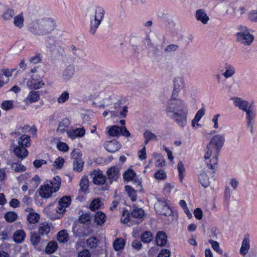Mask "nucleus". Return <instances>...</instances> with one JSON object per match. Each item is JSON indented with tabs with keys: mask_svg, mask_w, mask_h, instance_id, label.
Returning <instances> with one entry per match:
<instances>
[{
	"mask_svg": "<svg viewBox=\"0 0 257 257\" xmlns=\"http://www.w3.org/2000/svg\"><path fill=\"white\" fill-rule=\"evenodd\" d=\"M88 183L89 181L87 178H82L79 183L80 187L79 192H83L85 193L87 191L88 189Z\"/></svg>",
	"mask_w": 257,
	"mask_h": 257,
	"instance_id": "58836bf2",
	"label": "nucleus"
},
{
	"mask_svg": "<svg viewBox=\"0 0 257 257\" xmlns=\"http://www.w3.org/2000/svg\"><path fill=\"white\" fill-rule=\"evenodd\" d=\"M120 144L115 140L107 141L105 143V149L109 152L113 153L120 149Z\"/></svg>",
	"mask_w": 257,
	"mask_h": 257,
	"instance_id": "a211bd4d",
	"label": "nucleus"
},
{
	"mask_svg": "<svg viewBox=\"0 0 257 257\" xmlns=\"http://www.w3.org/2000/svg\"><path fill=\"white\" fill-rule=\"evenodd\" d=\"M154 177L157 179H164L166 178V174L163 170H160L155 173Z\"/></svg>",
	"mask_w": 257,
	"mask_h": 257,
	"instance_id": "4d7b16f0",
	"label": "nucleus"
},
{
	"mask_svg": "<svg viewBox=\"0 0 257 257\" xmlns=\"http://www.w3.org/2000/svg\"><path fill=\"white\" fill-rule=\"evenodd\" d=\"M138 155L140 160H144L146 159L147 154L145 146H144L143 148L139 151Z\"/></svg>",
	"mask_w": 257,
	"mask_h": 257,
	"instance_id": "69168bd1",
	"label": "nucleus"
},
{
	"mask_svg": "<svg viewBox=\"0 0 257 257\" xmlns=\"http://www.w3.org/2000/svg\"><path fill=\"white\" fill-rule=\"evenodd\" d=\"M14 152L16 156L20 158L21 160L25 158L28 155V151L26 148L20 145L14 149Z\"/></svg>",
	"mask_w": 257,
	"mask_h": 257,
	"instance_id": "6ab92c4d",
	"label": "nucleus"
},
{
	"mask_svg": "<svg viewBox=\"0 0 257 257\" xmlns=\"http://www.w3.org/2000/svg\"><path fill=\"white\" fill-rule=\"evenodd\" d=\"M27 85L29 89H38L42 88L45 85V83L42 81L34 82L29 80L27 82Z\"/></svg>",
	"mask_w": 257,
	"mask_h": 257,
	"instance_id": "393cba45",
	"label": "nucleus"
},
{
	"mask_svg": "<svg viewBox=\"0 0 257 257\" xmlns=\"http://www.w3.org/2000/svg\"><path fill=\"white\" fill-rule=\"evenodd\" d=\"M108 134L111 137H119L121 135L123 136L128 137L131 136V133L126 129V127H122L117 125H113L109 127Z\"/></svg>",
	"mask_w": 257,
	"mask_h": 257,
	"instance_id": "9d476101",
	"label": "nucleus"
},
{
	"mask_svg": "<svg viewBox=\"0 0 257 257\" xmlns=\"http://www.w3.org/2000/svg\"><path fill=\"white\" fill-rule=\"evenodd\" d=\"M205 108L204 107L201 108L196 113L194 118L192 121V125L195 126V123H198L201 119L202 117L205 114Z\"/></svg>",
	"mask_w": 257,
	"mask_h": 257,
	"instance_id": "f704fd0d",
	"label": "nucleus"
},
{
	"mask_svg": "<svg viewBox=\"0 0 257 257\" xmlns=\"http://www.w3.org/2000/svg\"><path fill=\"white\" fill-rule=\"evenodd\" d=\"M242 110L245 112V121L246 127L249 129L250 132L252 134L256 115L254 102L249 103L247 101L242 100Z\"/></svg>",
	"mask_w": 257,
	"mask_h": 257,
	"instance_id": "7ed1b4c3",
	"label": "nucleus"
},
{
	"mask_svg": "<svg viewBox=\"0 0 257 257\" xmlns=\"http://www.w3.org/2000/svg\"><path fill=\"white\" fill-rule=\"evenodd\" d=\"M136 174L134 170H127L124 173L123 177L125 180L131 181L134 180L136 177Z\"/></svg>",
	"mask_w": 257,
	"mask_h": 257,
	"instance_id": "37998d69",
	"label": "nucleus"
},
{
	"mask_svg": "<svg viewBox=\"0 0 257 257\" xmlns=\"http://www.w3.org/2000/svg\"><path fill=\"white\" fill-rule=\"evenodd\" d=\"M69 98V93L68 91H65L63 92L59 97L57 98L58 103L62 104L66 102Z\"/></svg>",
	"mask_w": 257,
	"mask_h": 257,
	"instance_id": "a18cd8bd",
	"label": "nucleus"
},
{
	"mask_svg": "<svg viewBox=\"0 0 257 257\" xmlns=\"http://www.w3.org/2000/svg\"><path fill=\"white\" fill-rule=\"evenodd\" d=\"M61 183V179L58 176H55L52 180H47L46 184L41 186L40 195L44 198L50 197L53 193L59 189Z\"/></svg>",
	"mask_w": 257,
	"mask_h": 257,
	"instance_id": "20e7f679",
	"label": "nucleus"
},
{
	"mask_svg": "<svg viewBox=\"0 0 257 257\" xmlns=\"http://www.w3.org/2000/svg\"><path fill=\"white\" fill-rule=\"evenodd\" d=\"M17 218V214L12 211L8 212L5 215V218L6 220L9 222H12L16 221Z\"/></svg>",
	"mask_w": 257,
	"mask_h": 257,
	"instance_id": "c03bdc74",
	"label": "nucleus"
},
{
	"mask_svg": "<svg viewBox=\"0 0 257 257\" xmlns=\"http://www.w3.org/2000/svg\"><path fill=\"white\" fill-rule=\"evenodd\" d=\"M71 157L74 159L73 170L74 171L80 172L82 171L84 162L82 159V153L78 149H75L71 153Z\"/></svg>",
	"mask_w": 257,
	"mask_h": 257,
	"instance_id": "6e6552de",
	"label": "nucleus"
},
{
	"mask_svg": "<svg viewBox=\"0 0 257 257\" xmlns=\"http://www.w3.org/2000/svg\"><path fill=\"white\" fill-rule=\"evenodd\" d=\"M173 86L172 96L166 106V114L179 126L184 128L187 124L188 106L183 100L176 97L178 93L184 87L183 78L176 77L173 80Z\"/></svg>",
	"mask_w": 257,
	"mask_h": 257,
	"instance_id": "f257e3e1",
	"label": "nucleus"
},
{
	"mask_svg": "<svg viewBox=\"0 0 257 257\" xmlns=\"http://www.w3.org/2000/svg\"><path fill=\"white\" fill-rule=\"evenodd\" d=\"M100 203L101 201L100 199L95 198L93 199L91 202L89 206V209L91 211H95L99 208Z\"/></svg>",
	"mask_w": 257,
	"mask_h": 257,
	"instance_id": "49530a36",
	"label": "nucleus"
},
{
	"mask_svg": "<svg viewBox=\"0 0 257 257\" xmlns=\"http://www.w3.org/2000/svg\"><path fill=\"white\" fill-rule=\"evenodd\" d=\"M106 215L101 211H97L95 215L94 221L97 225H102L105 221Z\"/></svg>",
	"mask_w": 257,
	"mask_h": 257,
	"instance_id": "473e14b6",
	"label": "nucleus"
},
{
	"mask_svg": "<svg viewBox=\"0 0 257 257\" xmlns=\"http://www.w3.org/2000/svg\"><path fill=\"white\" fill-rule=\"evenodd\" d=\"M171 251L167 249H162L158 254V257H169Z\"/></svg>",
	"mask_w": 257,
	"mask_h": 257,
	"instance_id": "0e129e2a",
	"label": "nucleus"
},
{
	"mask_svg": "<svg viewBox=\"0 0 257 257\" xmlns=\"http://www.w3.org/2000/svg\"><path fill=\"white\" fill-rule=\"evenodd\" d=\"M196 18L197 20L201 22L203 24L207 23L209 18L204 10L199 9L196 12Z\"/></svg>",
	"mask_w": 257,
	"mask_h": 257,
	"instance_id": "412c9836",
	"label": "nucleus"
},
{
	"mask_svg": "<svg viewBox=\"0 0 257 257\" xmlns=\"http://www.w3.org/2000/svg\"><path fill=\"white\" fill-rule=\"evenodd\" d=\"M64 163V160L62 157H58L54 162V167L56 169H61Z\"/></svg>",
	"mask_w": 257,
	"mask_h": 257,
	"instance_id": "864d4df0",
	"label": "nucleus"
},
{
	"mask_svg": "<svg viewBox=\"0 0 257 257\" xmlns=\"http://www.w3.org/2000/svg\"><path fill=\"white\" fill-rule=\"evenodd\" d=\"M144 211L142 208L133 206L130 214L126 211H123L122 216L121 218V221L123 223L129 222L130 216L137 218H142L144 216Z\"/></svg>",
	"mask_w": 257,
	"mask_h": 257,
	"instance_id": "1a4fd4ad",
	"label": "nucleus"
},
{
	"mask_svg": "<svg viewBox=\"0 0 257 257\" xmlns=\"http://www.w3.org/2000/svg\"><path fill=\"white\" fill-rule=\"evenodd\" d=\"M17 70V68L14 69H2V72L3 73L4 76H5L6 78V79H9L10 77H11L12 75V73L13 72L16 71Z\"/></svg>",
	"mask_w": 257,
	"mask_h": 257,
	"instance_id": "13d9d810",
	"label": "nucleus"
},
{
	"mask_svg": "<svg viewBox=\"0 0 257 257\" xmlns=\"http://www.w3.org/2000/svg\"><path fill=\"white\" fill-rule=\"evenodd\" d=\"M70 121L68 118L63 119L59 124L57 131L60 133H63L70 125Z\"/></svg>",
	"mask_w": 257,
	"mask_h": 257,
	"instance_id": "2f4dec72",
	"label": "nucleus"
},
{
	"mask_svg": "<svg viewBox=\"0 0 257 257\" xmlns=\"http://www.w3.org/2000/svg\"><path fill=\"white\" fill-rule=\"evenodd\" d=\"M26 237V233L23 230L19 229L15 231L13 234V240L14 242L20 243H22Z\"/></svg>",
	"mask_w": 257,
	"mask_h": 257,
	"instance_id": "4be33fe9",
	"label": "nucleus"
},
{
	"mask_svg": "<svg viewBox=\"0 0 257 257\" xmlns=\"http://www.w3.org/2000/svg\"><path fill=\"white\" fill-rule=\"evenodd\" d=\"M125 191L130 197L132 201H135L137 199V192L136 191L130 186H126L125 187Z\"/></svg>",
	"mask_w": 257,
	"mask_h": 257,
	"instance_id": "79ce46f5",
	"label": "nucleus"
},
{
	"mask_svg": "<svg viewBox=\"0 0 257 257\" xmlns=\"http://www.w3.org/2000/svg\"><path fill=\"white\" fill-rule=\"evenodd\" d=\"M41 61V57L39 54L36 55L35 56L30 58V61L33 64H37Z\"/></svg>",
	"mask_w": 257,
	"mask_h": 257,
	"instance_id": "774afa93",
	"label": "nucleus"
},
{
	"mask_svg": "<svg viewBox=\"0 0 257 257\" xmlns=\"http://www.w3.org/2000/svg\"><path fill=\"white\" fill-rule=\"evenodd\" d=\"M154 208L158 214L163 215L165 216L173 215L171 208L168 206L165 199L158 200L155 204Z\"/></svg>",
	"mask_w": 257,
	"mask_h": 257,
	"instance_id": "0eeeda50",
	"label": "nucleus"
},
{
	"mask_svg": "<svg viewBox=\"0 0 257 257\" xmlns=\"http://www.w3.org/2000/svg\"><path fill=\"white\" fill-rule=\"evenodd\" d=\"M91 177L93 179V182L96 185H103L106 180V178L103 174L102 171L100 170H94L91 174Z\"/></svg>",
	"mask_w": 257,
	"mask_h": 257,
	"instance_id": "f8f14e48",
	"label": "nucleus"
},
{
	"mask_svg": "<svg viewBox=\"0 0 257 257\" xmlns=\"http://www.w3.org/2000/svg\"><path fill=\"white\" fill-rule=\"evenodd\" d=\"M57 239L60 242H67L69 239V235L66 231L63 230L59 231L57 234Z\"/></svg>",
	"mask_w": 257,
	"mask_h": 257,
	"instance_id": "ea45409f",
	"label": "nucleus"
},
{
	"mask_svg": "<svg viewBox=\"0 0 257 257\" xmlns=\"http://www.w3.org/2000/svg\"><path fill=\"white\" fill-rule=\"evenodd\" d=\"M25 211L28 213L27 215V221L30 224H35L40 219V215L32 208L27 207Z\"/></svg>",
	"mask_w": 257,
	"mask_h": 257,
	"instance_id": "4468645a",
	"label": "nucleus"
},
{
	"mask_svg": "<svg viewBox=\"0 0 257 257\" xmlns=\"http://www.w3.org/2000/svg\"><path fill=\"white\" fill-rule=\"evenodd\" d=\"M254 37L250 33V30L246 27H242V44L245 45H250L254 40Z\"/></svg>",
	"mask_w": 257,
	"mask_h": 257,
	"instance_id": "ddd939ff",
	"label": "nucleus"
},
{
	"mask_svg": "<svg viewBox=\"0 0 257 257\" xmlns=\"http://www.w3.org/2000/svg\"><path fill=\"white\" fill-rule=\"evenodd\" d=\"M106 174L109 181L111 183L118 179L120 176L119 169L117 166H112L107 170Z\"/></svg>",
	"mask_w": 257,
	"mask_h": 257,
	"instance_id": "2eb2a0df",
	"label": "nucleus"
},
{
	"mask_svg": "<svg viewBox=\"0 0 257 257\" xmlns=\"http://www.w3.org/2000/svg\"><path fill=\"white\" fill-rule=\"evenodd\" d=\"M97 244V239L95 237H90L86 240V244L90 248H93L96 247Z\"/></svg>",
	"mask_w": 257,
	"mask_h": 257,
	"instance_id": "8fccbe9b",
	"label": "nucleus"
},
{
	"mask_svg": "<svg viewBox=\"0 0 257 257\" xmlns=\"http://www.w3.org/2000/svg\"><path fill=\"white\" fill-rule=\"evenodd\" d=\"M144 43L146 45L147 49L154 48V45L152 43L149 35H147L146 37L144 40Z\"/></svg>",
	"mask_w": 257,
	"mask_h": 257,
	"instance_id": "680f3d73",
	"label": "nucleus"
},
{
	"mask_svg": "<svg viewBox=\"0 0 257 257\" xmlns=\"http://www.w3.org/2000/svg\"><path fill=\"white\" fill-rule=\"evenodd\" d=\"M55 28V21L51 18H46L30 23L29 30L35 35H45L51 33Z\"/></svg>",
	"mask_w": 257,
	"mask_h": 257,
	"instance_id": "f03ea898",
	"label": "nucleus"
},
{
	"mask_svg": "<svg viewBox=\"0 0 257 257\" xmlns=\"http://www.w3.org/2000/svg\"><path fill=\"white\" fill-rule=\"evenodd\" d=\"M46 164H47L46 161L43 160V159L36 160L33 162V165L36 168H39L43 165H45Z\"/></svg>",
	"mask_w": 257,
	"mask_h": 257,
	"instance_id": "e2e57ef3",
	"label": "nucleus"
},
{
	"mask_svg": "<svg viewBox=\"0 0 257 257\" xmlns=\"http://www.w3.org/2000/svg\"><path fill=\"white\" fill-rule=\"evenodd\" d=\"M57 148L58 150L63 152H66L69 150L68 146L65 143L59 142L57 144Z\"/></svg>",
	"mask_w": 257,
	"mask_h": 257,
	"instance_id": "5fc2aeb1",
	"label": "nucleus"
},
{
	"mask_svg": "<svg viewBox=\"0 0 257 257\" xmlns=\"http://www.w3.org/2000/svg\"><path fill=\"white\" fill-rule=\"evenodd\" d=\"M39 234L35 232H31V239L30 241L31 243L35 247H36L39 243L40 241L41 238L39 236Z\"/></svg>",
	"mask_w": 257,
	"mask_h": 257,
	"instance_id": "a19ab883",
	"label": "nucleus"
},
{
	"mask_svg": "<svg viewBox=\"0 0 257 257\" xmlns=\"http://www.w3.org/2000/svg\"><path fill=\"white\" fill-rule=\"evenodd\" d=\"M51 230V226L47 223H42L38 228L39 234L41 235H47Z\"/></svg>",
	"mask_w": 257,
	"mask_h": 257,
	"instance_id": "b1692460",
	"label": "nucleus"
},
{
	"mask_svg": "<svg viewBox=\"0 0 257 257\" xmlns=\"http://www.w3.org/2000/svg\"><path fill=\"white\" fill-rule=\"evenodd\" d=\"M125 244L124 239L122 238L116 239L113 243V247L115 251H119L123 249Z\"/></svg>",
	"mask_w": 257,
	"mask_h": 257,
	"instance_id": "cd10ccee",
	"label": "nucleus"
},
{
	"mask_svg": "<svg viewBox=\"0 0 257 257\" xmlns=\"http://www.w3.org/2000/svg\"><path fill=\"white\" fill-rule=\"evenodd\" d=\"M218 153L213 152L211 154L212 155V158L208 161H206V163L208 167V168L210 169H214L215 168V166L217 164V155Z\"/></svg>",
	"mask_w": 257,
	"mask_h": 257,
	"instance_id": "c756f323",
	"label": "nucleus"
},
{
	"mask_svg": "<svg viewBox=\"0 0 257 257\" xmlns=\"http://www.w3.org/2000/svg\"><path fill=\"white\" fill-rule=\"evenodd\" d=\"M225 141L224 136L221 134H217L214 136L211 140L206 147V152L204 156V159L207 161L209 160L213 152H218L220 151Z\"/></svg>",
	"mask_w": 257,
	"mask_h": 257,
	"instance_id": "39448f33",
	"label": "nucleus"
},
{
	"mask_svg": "<svg viewBox=\"0 0 257 257\" xmlns=\"http://www.w3.org/2000/svg\"><path fill=\"white\" fill-rule=\"evenodd\" d=\"M234 73V70L233 68H229L226 70L223 75L226 78H229L233 75Z\"/></svg>",
	"mask_w": 257,
	"mask_h": 257,
	"instance_id": "338daca9",
	"label": "nucleus"
},
{
	"mask_svg": "<svg viewBox=\"0 0 257 257\" xmlns=\"http://www.w3.org/2000/svg\"><path fill=\"white\" fill-rule=\"evenodd\" d=\"M24 18L22 13L14 18V25L15 27L21 29L24 26Z\"/></svg>",
	"mask_w": 257,
	"mask_h": 257,
	"instance_id": "c85d7f7f",
	"label": "nucleus"
},
{
	"mask_svg": "<svg viewBox=\"0 0 257 257\" xmlns=\"http://www.w3.org/2000/svg\"><path fill=\"white\" fill-rule=\"evenodd\" d=\"M155 241L157 246H165L168 241V237L166 233L163 231H158L156 235Z\"/></svg>",
	"mask_w": 257,
	"mask_h": 257,
	"instance_id": "f3484780",
	"label": "nucleus"
},
{
	"mask_svg": "<svg viewBox=\"0 0 257 257\" xmlns=\"http://www.w3.org/2000/svg\"><path fill=\"white\" fill-rule=\"evenodd\" d=\"M57 243L55 241H50L45 248V251L47 254H51L55 251L57 248Z\"/></svg>",
	"mask_w": 257,
	"mask_h": 257,
	"instance_id": "e433bc0d",
	"label": "nucleus"
},
{
	"mask_svg": "<svg viewBox=\"0 0 257 257\" xmlns=\"http://www.w3.org/2000/svg\"><path fill=\"white\" fill-rule=\"evenodd\" d=\"M209 243L211 244L212 247L213 249L215 250L217 253L220 254H222L223 253L222 250L220 248L219 243L212 239H209L208 240Z\"/></svg>",
	"mask_w": 257,
	"mask_h": 257,
	"instance_id": "09e8293b",
	"label": "nucleus"
},
{
	"mask_svg": "<svg viewBox=\"0 0 257 257\" xmlns=\"http://www.w3.org/2000/svg\"><path fill=\"white\" fill-rule=\"evenodd\" d=\"M13 100L4 101L1 104V108L5 110H9L13 108Z\"/></svg>",
	"mask_w": 257,
	"mask_h": 257,
	"instance_id": "de8ad7c7",
	"label": "nucleus"
},
{
	"mask_svg": "<svg viewBox=\"0 0 257 257\" xmlns=\"http://www.w3.org/2000/svg\"><path fill=\"white\" fill-rule=\"evenodd\" d=\"M75 69L73 66H68L62 73V78L65 81L70 80L74 74Z\"/></svg>",
	"mask_w": 257,
	"mask_h": 257,
	"instance_id": "aec40b11",
	"label": "nucleus"
},
{
	"mask_svg": "<svg viewBox=\"0 0 257 257\" xmlns=\"http://www.w3.org/2000/svg\"><path fill=\"white\" fill-rule=\"evenodd\" d=\"M55 39L54 37H49L47 39V47L49 48L50 50H53L55 47Z\"/></svg>",
	"mask_w": 257,
	"mask_h": 257,
	"instance_id": "bf43d9fd",
	"label": "nucleus"
},
{
	"mask_svg": "<svg viewBox=\"0 0 257 257\" xmlns=\"http://www.w3.org/2000/svg\"><path fill=\"white\" fill-rule=\"evenodd\" d=\"M90 220V216L89 213L82 214L79 218V222L81 223H85Z\"/></svg>",
	"mask_w": 257,
	"mask_h": 257,
	"instance_id": "6e6d98bb",
	"label": "nucleus"
},
{
	"mask_svg": "<svg viewBox=\"0 0 257 257\" xmlns=\"http://www.w3.org/2000/svg\"><path fill=\"white\" fill-rule=\"evenodd\" d=\"M198 180L200 183L204 188H207L210 184L209 177L205 172L201 173L198 176Z\"/></svg>",
	"mask_w": 257,
	"mask_h": 257,
	"instance_id": "a878e982",
	"label": "nucleus"
},
{
	"mask_svg": "<svg viewBox=\"0 0 257 257\" xmlns=\"http://www.w3.org/2000/svg\"><path fill=\"white\" fill-rule=\"evenodd\" d=\"M153 234L150 231H144L141 235V241L144 243H148L151 242L153 240Z\"/></svg>",
	"mask_w": 257,
	"mask_h": 257,
	"instance_id": "bb28decb",
	"label": "nucleus"
},
{
	"mask_svg": "<svg viewBox=\"0 0 257 257\" xmlns=\"http://www.w3.org/2000/svg\"><path fill=\"white\" fill-rule=\"evenodd\" d=\"M144 137L145 139V144L147 145L150 141H158L157 136L150 131H146L144 133Z\"/></svg>",
	"mask_w": 257,
	"mask_h": 257,
	"instance_id": "5701e85b",
	"label": "nucleus"
},
{
	"mask_svg": "<svg viewBox=\"0 0 257 257\" xmlns=\"http://www.w3.org/2000/svg\"><path fill=\"white\" fill-rule=\"evenodd\" d=\"M250 249L249 234L248 233L243 236L242 241V256L243 257H256V255Z\"/></svg>",
	"mask_w": 257,
	"mask_h": 257,
	"instance_id": "9b49d317",
	"label": "nucleus"
},
{
	"mask_svg": "<svg viewBox=\"0 0 257 257\" xmlns=\"http://www.w3.org/2000/svg\"><path fill=\"white\" fill-rule=\"evenodd\" d=\"M59 203L66 208L70 204L71 198L69 196H64L60 199Z\"/></svg>",
	"mask_w": 257,
	"mask_h": 257,
	"instance_id": "603ef678",
	"label": "nucleus"
},
{
	"mask_svg": "<svg viewBox=\"0 0 257 257\" xmlns=\"http://www.w3.org/2000/svg\"><path fill=\"white\" fill-rule=\"evenodd\" d=\"M105 11L101 7H96L94 11V15L90 16L89 33L94 35L104 18Z\"/></svg>",
	"mask_w": 257,
	"mask_h": 257,
	"instance_id": "423d86ee",
	"label": "nucleus"
},
{
	"mask_svg": "<svg viewBox=\"0 0 257 257\" xmlns=\"http://www.w3.org/2000/svg\"><path fill=\"white\" fill-rule=\"evenodd\" d=\"M66 133L68 137L72 140H74L77 138H81L84 136L85 130L84 127H79L67 131Z\"/></svg>",
	"mask_w": 257,
	"mask_h": 257,
	"instance_id": "dca6fc26",
	"label": "nucleus"
},
{
	"mask_svg": "<svg viewBox=\"0 0 257 257\" xmlns=\"http://www.w3.org/2000/svg\"><path fill=\"white\" fill-rule=\"evenodd\" d=\"M177 169L179 172V179L182 181L184 178L183 173L185 170L184 165L182 162H180L178 164Z\"/></svg>",
	"mask_w": 257,
	"mask_h": 257,
	"instance_id": "3c124183",
	"label": "nucleus"
},
{
	"mask_svg": "<svg viewBox=\"0 0 257 257\" xmlns=\"http://www.w3.org/2000/svg\"><path fill=\"white\" fill-rule=\"evenodd\" d=\"M12 169L16 172H22L26 170L27 168L25 166L22 165L20 161L16 163H13L11 165Z\"/></svg>",
	"mask_w": 257,
	"mask_h": 257,
	"instance_id": "c9c22d12",
	"label": "nucleus"
},
{
	"mask_svg": "<svg viewBox=\"0 0 257 257\" xmlns=\"http://www.w3.org/2000/svg\"><path fill=\"white\" fill-rule=\"evenodd\" d=\"M30 137L26 135H23L21 136V137L19 139L18 144L19 145L22 146L25 148L28 147L30 146Z\"/></svg>",
	"mask_w": 257,
	"mask_h": 257,
	"instance_id": "7c9ffc66",
	"label": "nucleus"
},
{
	"mask_svg": "<svg viewBox=\"0 0 257 257\" xmlns=\"http://www.w3.org/2000/svg\"><path fill=\"white\" fill-rule=\"evenodd\" d=\"M40 98V94L38 91H32L30 92L27 97V101L29 103L37 101Z\"/></svg>",
	"mask_w": 257,
	"mask_h": 257,
	"instance_id": "72a5a7b5",
	"label": "nucleus"
},
{
	"mask_svg": "<svg viewBox=\"0 0 257 257\" xmlns=\"http://www.w3.org/2000/svg\"><path fill=\"white\" fill-rule=\"evenodd\" d=\"M14 10L11 8H7L2 15V18L5 21L11 20L15 15Z\"/></svg>",
	"mask_w": 257,
	"mask_h": 257,
	"instance_id": "4c0bfd02",
	"label": "nucleus"
},
{
	"mask_svg": "<svg viewBox=\"0 0 257 257\" xmlns=\"http://www.w3.org/2000/svg\"><path fill=\"white\" fill-rule=\"evenodd\" d=\"M178 49V46L175 44H170L166 47L165 52L167 53L173 52Z\"/></svg>",
	"mask_w": 257,
	"mask_h": 257,
	"instance_id": "052dcab7",
	"label": "nucleus"
}]
</instances>
